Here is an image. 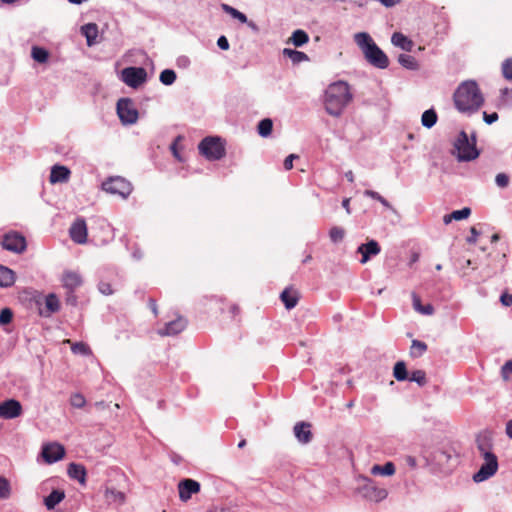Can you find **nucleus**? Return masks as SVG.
<instances>
[{
    "mask_svg": "<svg viewBox=\"0 0 512 512\" xmlns=\"http://www.w3.org/2000/svg\"><path fill=\"white\" fill-rule=\"evenodd\" d=\"M351 100L349 85L344 81L334 82L325 91V110L332 116H339Z\"/></svg>",
    "mask_w": 512,
    "mask_h": 512,
    "instance_id": "1",
    "label": "nucleus"
},
{
    "mask_svg": "<svg viewBox=\"0 0 512 512\" xmlns=\"http://www.w3.org/2000/svg\"><path fill=\"white\" fill-rule=\"evenodd\" d=\"M454 103L460 112H475L484 102L480 89L475 81H465L454 93Z\"/></svg>",
    "mask_w": 512,
    "mask_h": 512,
    "instance_id": "2",
    "label": "nucleus"
},
{
    "mask_svg": "<svg viewBox=\"0 0 512 512\" xmlns=\"http://www.w3.org/2000/svg\"><path fill=\"white\" fill-rule=\"evenodd\" d=\"M354 40L362 49L365 59L374 67L385 69L389 66L387 55L376 45L371 36L366 32L355 34Z\"/></svg>",
    "mask_w": 512,
    "mask_h": 512,
    "instance_id": "3",
    "label": "nucleus"
},
{
    "mask_svg": "<svg viewBox=\"0 0 512 512\" xmlns=\"http://www.w3.org/2000/svg\"><path fill=\"white\" fill-rule=\"evenodd\" d=\"M454 149L459 161H470L478 157L479 152L476 148V138L472 136L471 140L465 131H461L454 142Z\"/></svg>",
    "mask_w": 512,
    "mask_h": 512,
    "instance_id": "4",
    "label": "nucleus"
},
{
    "mask_svg": "<svg viewBox=\"0 0 512 512\" xmlns=\"http://www.w3.org/2000/svg\"><path fill=\"white\" fill-rule=\"evenodd\" d=\"M198 149L210 161L220 160L226 154L225 142L220 137H205L199 143Z\"/></svg>",
    "mask_w": 512,
    "mask_h": 512,
    "instance_id": "5",
    "label": "nucleus"
},
{
    "mask_svg": "<svg viewBox=\"0 0 512 512\" xmlns=\"http://www.w3.org/2000/svg\"><path fill=\"white\" fill-rule=\"evenodd\" d=\"M121 80L131 88H138L147 80V72L143 67H126L121 71Z\"/></svg>",
    "mask_w": 512,
    "mask_h": 512,
    "instance_id": "6",
    "label": "nucleus"
},
{
    "mask_svg": "<svg viewBox=\"0 0 512 512\" xmlns=\"http://www.w3.org/2000/svg\"><path fill=\"white\" fill-rule=\"evenodd\" d=\"M457 455L453 449H439L433 453V462L443 473H449L456 465Z\"/></svg>",
    "mask_w": 512,
    "mask_h": 512,
    "instance_id": "7",
    "label": "nucleus"
},
{
    "mask_svg": "<svg viewBox=\"0 0 512 512\" xmlns=\"http://www.w3.org/2000/svg\"><path fill=\"white\" fill-rule=\"evenodd\" d=\"M104 191L126 198L132 191L131 184L122 177H111L102 184Z\"/></svg>",
    "mask_w": 512,
    "mask_h": 512,
    "instance_id": "8",
    "label": "nucleus"
},
{
    "mask_svg": "<svg viewBox=\"0 0 512 512\" xmlns=\"http://www.w3.org/2000/svg\"><path fill=\"white\" fill-rule=\"evenodd\" d=\"M117 114L124 124H134L138 120V111L129 98H121L118 100Z\"/></svg>",
    "mask_w": 512,
    "mask_h": 512,
    "instance_id": "9",
    "label": "nucleus"
},
{
    "mask_svg": "<svg viewBox=\"0 0 512 512\" xmlns=\"http://www.w3.org/2000/svg\"><path fill=\"white\" fill-rule=\"evenodd\" d=\"M482 457L484 459V463L481 465L478 472L473 475V480L475 482H482L489 479L498 470V460L494 453Z\"/></svg>",
    "mask_w": 512,
    "mask_h": 512,
    "instance_id": "10",
    "label": "nucleus"
},
{
    "mask_svg": "<svg viewBox=\"0 0 512 512\" xmlns=\"http://www.w3.org/2000/svg\"><path fill=\"white\" fill-rule=\"evenodd\" d=\"M1 245L3 249L14 253H22L26 250L27 243L24 236L18 232H9L2 238Z\"/></svg>",
    "mask_w": 512,
    "mask_h": 512,
    "instance_id": "11",
    "label": "nucleus"
},
{
    "mask_svg": "<svg viewBox=\"0 0 512 512\" xmlns=\"http://www.w3.org/2000/svg\"><path fill=\"white\" fill-rule=\"evenodd\" d=\"M41 455L46 463L51 464L64 457L65 449L64 446L59 443H48L42 447Z\"/></svg>",
    "mask_w": 512,
    "mask_h": 512,
    "instance_id": "12",
    "label": "nucleus"
},
{
    "mask_svg": "<svg viewBox=\"0 0 512 512\" xmlns=\"http://www.w3.org/2000/svg\"><path fill=\"white\" fill-rule=\"evenodd\" d=\"M22 413L23 408L18 400L8 399L0 403V417L3 419H14Z\"/></svg>",
    "mask_w": 512,
    "mask_h": 512,
    "instance_id": "13",
    "label": "nucleus"
},
{
    "mask_svg": "<svg viewBox=\"0 0 512 512\" xmlns=\"http://www.w3.org/2000/svg\"><path fill=\"white\" fill-rule=\"evenodd\" d=\"M69 235L73 242L85 244L87 242L88 229L83 218H77L69 229Z\"/></svg>",
    "mask_w": 512,
    "mask_h": 512,
    "instance_id": "14",
    "label": "nucleus"
},
{
    "mask_svg": "<svg viewBox=\"0 0 512 512\" xmlns=\"http://www.w3.org/2000/svg\"><path fill=\"white\" fill-rule=\"evenodd\" d=\"M362 492L365 498L374 502H380L388 495L386 489L376 486L371 480H367V483L362 488Z\"/></svg>",
    "mask_w": 512,
    "mask_h": 512,
    "instance_id": "15",
    "label": "nucleus"
},
{
    "mask_svg": "<svg viewBox=\"0 0 512 512\" xmlns=\"http://www.w3.org/2000/svg\"><path fill=\"white\" fill-rule=\"evenodd\" d=\"M179 498L183 502L188 501L192 494L200 491V484L193 479H184L178 483Z\"/></svg>",
    "mask_w": 512,
    "mask_h": 512,
    "instance_id": "16",
    "label": "nucleus"
},
{
    "mask_svg": "<svg viewBox=\"0 0 512 512\" xmlns=\"http://www.w3.org/2000/svg\"><path fill=\"white\" fill-rule=\"evenodd\" d=\"M475 443L481 456L493 454V441L491 432L487 430L479 432L476 435Z\"/></svg>",
    "mask_w": 512,
    "mask_h": 512,
    "instance_id": "17",
    "label": "nucleus"
},
{
    "mask_svg": "<svg viewBox=\"0 0 512 512\" xmlns=\"http://www.w3.org/2000/svg\"><path fill=\"white\" fill-rule=\"evenodd\" d=\"M357 252L362 255L360 262L365 264L369 261L371 256H376L381 252V247L376 240H369L368 242L361 244Z\"/></svg>",
    "mask_w": 512,
    "mask_h": 512,
    "instance_id": "18",
    "label": "nucleus"
},
{
    "mask_svg": "<svg viewBox=\"0 0 512 512\" xmlns=\"http://www.w3.org/2000/svg\"><path fill=\"white\" fill-rule=\"evenodd\" d=\"M186 326V319H184L183 317H178L176 320H173L165 324L164 328L158 331V334L161 336H174L182 332L186 328Z\"/></svg>",
    "mask_w": 512,
    "mask_h": 512,
    "instance_id": "19",
    "label": "nucleus"
},
{
    "mask_svg": "<svg viewBox=\"0 0 512 512\" xmlns=\"http://www.w3.org/2000/svg\"><path fill=\"white\" fill-rule=\"evenodd\" d=\"M293 431L297 440L303 444H307L312 440L311 424L308 422L296 423Z\"/></svg>",
    "mask_w": 512,
    "mask_h": 512,
    "instance_id": "20",
    "label": "nucleus"
},
{
    "mask_svg": "<svg viewBox=\"0 0 512 512\" xmlns=\"http://www.w3.org/2000/svg\"><path fill=\"white\" fill-rule=\"evenodd\" d=\"M71 171L68 167L63 165H54L51 168L49 181L51 184L65 183L69 180Z\"/></svg>",
    "mask_w": 512,
    "mask_h": 512,
    "instance_id": "21",
    "label": "nucleus"
},
{
    "mask_svg": "<svg viewBox=\"0 0 512 512\" xmlns=\"http://www.w3.org/2000/svg\"><path fill=\"white\" fill-rule=\"evenodd\" d=\"M280 299L283 302L285 308L290 310L297 305L300 299V293L293 287H287L280 294Z\"/></svg>",
    "mask_w": 512,
    "mask_h": 512,
    "instance_id": "22",
    "label": "nucleus"
},
{
    "mask_svg": "<svg viewBox=\"0 0 512 512\" xmlns=\"http://www.w3.org/2000/svg\"><path fill=\"white\" fill-rule=\"evenodd\" d=\"M62 283L64 288L70 292H74L76 288L81 286L82 278L77 272L66 271L62 276Z\"/></svg>",
    "mask_w": 512,
    "mask_h": 512,
    "instance_id": "23",
    "label": "nucleus"
},
{
    "mask_svg": "<svg viewBox=\"0 0 512 512\" xmlns=\"http://www.w3.org/2000/svg\"><path fill=\"white\" fill-rule=\"evenodd\" d=\"M60 309V301L56 294L50 293L45 298V308L40 309V315L50 317L53 313L58 312Z\"/></svg>",
    "mask_w": 512,
    "mask_h": 512,
    "instance_id": "24",
    "label": "nucleus"
},
{
    "mask_svg": "<svg viewBox=\"0 0 512 512\" xmlns=\"http://www.w3.org/2000/svg\"><path fill=\"white\" fill-rule=\"evenodd\" d=\"M391 42L394 46L399 47L407 52H411L414 47V42L401 32L393 33Z\"/></svg>",
    "mask_w": 512,
    "mask_h": 512,
    "instance_id": "25",
    "label": "nucleus"
},
{
    "mask_svg": "<svg viewBox=\"0 0 512 512\" xmlns=\"http://www.w3.org/2000/svg\"><path fill=\"white\" fill-rule=\"evenodd\" d=\"M81 34L86 38L89 47L97 43L98 26L95 23H87L81 27Z\"/></svg>",
    "mask_w": 512,
    "mask_h": 512,
    "instance_id": "26",
    "label": "nucleus"
},
{
    "mask_svg": "<svg viewBox=\"0 0 512 512\" xmlns=\"http://www.w3.org/2000/svg\"><path fill=\"white\" fill-rule=\"evenodd\" d=\"M67 473L70 478L78 480L81 484H84L86 481V469L81 464L70 463L67 468Z\"/></svg>",
    "mask_w": 512,
    "mask_h": 512,
    "instance_id": "27",
    "label": "nucleus"
},
{
    "mask_svg": "<svg viewBox=\"0 0 512 512\" xmlns=\"http://www.w3.org/2000/svg\"><path fill=\"white\" fill-rule=\"evenodd\" d=\"M15 272L0 264V287H10L15 283Z\"/></svg>",
    "mask_w": 512,
    "mask_h": 512,
    "instance_id": "28",
    "label": "nucleus"
},
{
    "mask_svg": "<svg viewBox=\"0 0 512 512\" xmlns=\"http://www.w3.org/2000/svg\"><path fill=\"white\" fill-rule=\"evenodd\" d=\"M65 498L63 490L55 489L44 498V504L48 510H52Z\"/></svg>",
    "mask_w": 512,
    "mask_h": 512,
    "instance_id": "29",
    "label": "nucleus"
},
{
    "mask_svg": "<svg viewBox=\"0 0 512 512\" xmlns=\"http://www.w3.org/2000/svg\"><path fill=\"white\" fill-rule=\"evenodd\" d=\"M395 471V465L392 462H387L383 466L376 464L371 468L372 475L392 476Z\"/></svg>",
    "mask_w": 512,
    "mask_h": 512,
    "instance_id": "30",
    "label": "nucleus"
},
{
    "mask_svg": "<svg viewBox=\"0 0 512 512\" xmlns=\"http://www.w3.org/2000/svg\"><path fill=\"white\" fill-rule=\"evenodd\" d=\"M105 499L109 504H123L125 501V494L114 488H106Z\"/></svg>",
    "mask_w": 512,
    "mask_h": 512,
    "instance_id": "31",
    "label": "nucleus"
},
{
    "mask_svg": "<svg viewBox=\"0 0 512 512\" xmlns=\"http://www.w3.org/2000/svg\"><path fill=\"white\" fill-rule=\"evenodd\" d=\"M283 55L285 57H288L292 61L293 64H299L301 62H305V61L309 60L308 55L305 54L304 52L289 49V48L283 49Z\"/></svg>",
    "mask_w": 512,
    "mask_h": 512,
    "instance_id": "32",
    "label": "nucleus"
},
{
    "mask_svg": "<svg viewBox=\"0 0 512 512\" xmlns=\"http://www.w3.org/2000/svg\"><path fill=\"white\" fill-rule=\"evenodd\" d=\"M308 41V34L304 30L297 29L292 33V36L289 38L288 43H292L296 47H301L304 44L308 43Z\"/></svg>",
    "mask_w": 512,
    "mask_h": 512,
    "instance_id": "33",
    "label": "nucleus"
},
{
    "mask_svg": "<svg viewBox=\"0 0 512 512\" xmlns=\"http://www.w3.org/2000/svg\"><path fill=\"white\" fill-rule=\"evenodd\" d=\"M393 376L398 381L408 380L409 374L407 372L406 364L403 361H398L393 368Z\"/></svg>",
    "mask_w": 512,
    "mask_h": 512,
    "instance_id": "34",
    "label": "nucleus"
},
{
    "mask_svg": "<svg viewBox=\"0 0 512 512\" xmlns=\"http://www.w3.org/2000/svg\"><path fill=\"white\" fill-rule=\"evenodd\" d=\"M398 62L401 66H403L406 69H410V70L418 69L417 60L415 59V57H413L409 54H400L398 56Z\"/></svg>",
    "mask_w": 512,
    "mask_h": 512,
    "instance_id": "35",
    "label": "nucleus"
},
{
    "mask_svg": "<svg viewBox=\"0 0 512 512\" xmlns=\"http://www.w3.org/2000/svg\"><path fill=\"white\" fill-rule=\"evenodd\" d=\"M31 56L38 63H46L49 59V52L42 47L33 46Z\"/></svg>",
    "mask_w": 512,
    "mask_h": 512,
    "instance_id": "36",
    "label": "nucleus"
},
{
    "mask_svg": "<svg viewBox=\"0 0 512 512\" xmlns=\"http://www.w3.org/2000/svg\"><path fill=\"white\" fill-rule=\"evenodd\" d=\"M421 122L424 127L431 128L437 122V114L435 110L429 109L426 110L421 117Z\"/></svg>",
    "mask_w": 512,
    "mask_h": 512,
    "instance_id": "37",
    "label": "nucleus"
},
{
    "mask_svg": "<svg viewBox=\"0 0 512 512\" xmlns=\"http://www.w3.org/2000/svg\"><path fill=\"white\" fill-rule=\"evenodd\" d=\"M427 350V344L425 342L419 340H413L410 355L414 358H418L422 356Z\"/></svg>",
    "mask_w": 512,
    "mask_h": 512,
    "instance_id": "38",
    "label": "nucleus"
},
{
    "mask_svg": "<svg viewBox=\"0 0 512 512\" xmlns=\"http://www.w3.org/2000/svg\"><path fill=\"white\" fill-rule=\"evenodd\" d=\"M258 133L262 137H268L272 133L273 122L270 118L262 119L258 124Z\"/></svg>",
    "mask_w": 512,
    "mask_h": 512,
    "instance_id": "39",
    "label": "nucleus"
},
{
    "mask_svg": "<svg viewBox=\"0 0 512 512\" xmlns=\"http://www.w3.org/2000/svg\"><path fill=\"white\" fill-rule=\"evenodd\" d=\"M177 78V75L174 70L165 69L160 73V81L164 85H172Z\"/></svg>",
    "mask_w": 512,
    "mask_h": 512,
    "instance_id": "40",
    "label": "nucleus"
},
{
    "mask_svg": "<svg viewBox=\"0 0 512 512\" xmlns=\"http://www.w3.org/2000/svg\"><path fill=\"white\" fill-rule=\"evenodd\" d=\"M408 380L416 382L420 386H424L427 383L426 373L424 370L412 371Z\"/></svg>",
    "mask_w": 512,
    "mask_h": 512,
    "instance_id": "41",
    "label": "nucleus"
},
{
    "mask_svg": "<svg viewBox=\"0 0 512 512\" xmlns=\"http://www.w3.org/2000/svg\"><path fill=\"white\" fill-rule=\"evenodd\" d=\"M222 9L230 14L233 18L239 20L241 23H246L247 22V17L245 14H243L242 12L238 11L237 9L227 5V4H223L222 5Z\"/></svg>",
    "mask_w": 512,
    "mask_h": 512,
    "instance_id": "42",
    "label": "nucleus"
},
{
    "mask_svg": "<svg viewBox=\"0 0 512 512\" xmlns=\"http://www.w3.org/2000/svg\"><path fill=\"white\" fill-rule=\"evenodd\" d=\"M345 230L339 226H333L329 231V237L332 242L337 243L344 239Z\"/></svg>",
    "mask_w": 512,
    "mask_h": 512,
    "instance_id": "43",
    "label": "nucleus"
},
{
    "mask_svg": "<svg viewBox=\"0 0 512 512\" xmlns=\"http://www.w3.org/2000/svg\"><path fill=\"white\" fill-rule=\"evenodd\" d=\"M71 350L75 354L89 355L91 354V350L89 346L83 342L73 343L71 346Z\"/></svg>",
    "mask_w": 512,
    "mask_h": 512,
    "instance_id": "44",
    "label": "nucleus"
},
{
    "mask_svg": "<svg viewBox=\"0 0 512 512\" xmlns=\"http://www.w3.org/2000/svg\"><path fill=\"white\" fill-rule=\"evenodd\" d=\"M70 404L75 408H82L86 404V399L82 394L74 393L70 397Z\"/></svg>",
    "mask_w": 512,
    "mask_h": 512,
    "instance_id": "45",
    "label": "nucleus"
},
{
    "mask_svg": "<svg viewBox=\"0 0 512 512\" xmlns=\"http://www.w3.org/2000/svg\"><path fill=\"white\" fill-rule=\"evenodd\" d=\"M13 320V312L10 308H3L0 311V325H7Z\"/></svg>",
    "mask_w": 512,
    "mask_h": 512,
    "instance_id": "46",
    "label": "nucleus"
},
{
    "mask_svg": "<svg viewBox=\"0 0 512 512\" xmlns=\"http://www.w3.org/2000/svg\"><path fill=\"white\" fill-rule=\"evenodd\" d=\"M451 214H452L453 220L460 221V220L466 219L470 216L471 209L468 207H464L461 210L453 211Z\"/></svg>",
    "mask_w": 512,
    "mask_h": 512,
    "instance_id": "47",
    "label": "nucleus"
},
{
    "mask_svg": "<svg viewBox=\"0 0 512 512\" xmlns=\"http://www.w3.org/2000/svg\"><path fill=\"white\" fill-rule=\"evenodd\" d=\"M10 495V484L7 479L0 477V498L6 499Z\"/></svg>",
    "mask_w": 512,
    "mask_h": 512,
    "instance_id": "48",
    "label": "nucleus"
},
{
    "mask_svg": "<svg viewBox=\"0 0 512 512\" xmlns=\"http://www.w3.org/2000/svg\"><path fill=\"white\" fill-rule=\"evenodd\" d=\"M502 74L505 79H512V59H506L502 64Z\"/></svg>",
    "mask_w": 512,
    "mask_h": 512,
    "instance_id": "49",
    "label": "nucleus"
},
{
    "mask_svg": "<svg viewBox=\"0 0 512 512\" xmlns=\"http://www.w3.org/2000/svg\"><path fill=\"white\" fill-rule=\"evenodd\" d=\"M502 377L504 380H509L512 375V360H508L501 369Z\"/></svg>",
    "mask_w": 512,
    "mask_h": 512,
    "instance_id": "50",
    "label": "nucleus"
},
{
    "mask_svg": "<svg viewBox=\"0 0 512 512\" xmlns=\"http://www.w3.org/2000/svg\"><path fill=\"white\" fill-rule=\"evenodd\" d=\"M495 182L500 188H505L509 184V177L505 173H499L496 175Z\"/></svg>",
    "mask_w": 512,
    "mask_h": 512,
    "instance_id": "51",
    "label": "nucleus"
},
{
    "mask_svg": "<svg viewBox=\"0 0 512 512\" xmlns=\"http://www.w3.org/2000/svg\"><path fill=\"white\" fill-rule=\"evenodd\" d=\"M99 290L104 295H111L113 293L111 285L106 282H101L99 284Z\"/></svg>",
    "mask_w": 512,
    "mask_h": 512,
    "instance_id": "52",
    "label": "nucleus"
},
{
    "mask_svg": "<svg viewBox=\"0 0 512 512\" xmlns=\"http://www.w3.org/2000/svg\"><path fill=\"white\" fill-rule=\"evenodd\" d=\"M483 119L487 124H492L498 120V114L496 112H493L491 114L484 112Z\"/></svg>",
    "mask_w": 512,
    "mask_h": 512,
    "instance_id": "53",
    "label": "nucleus"
},
{
    "mask_svg": "<svg viewBox=\"0 0 512 512\" xmlns=\"http://www.w3.org/2000/svg\"><path fill=\"white\" fill-rule=\"evenodd\" d=\"M297 158L298 155L296 154H290L289 156H287L286 159L284 160V168L286 170H291L293 168V160Z\"/></svg>",
    "mask_w": 512,
    "mask_h": 512,
    "instance_id": "54",
    "label": "nucleus"
},
{
    "mask_svg": "<svg viewBox=\"0 0 512 512\" xmlns=\"http://www.w3.org/2000/svg\"><path fill=\"white\" fill-rule=\"evenodd\" d=\"M500 301L504 306H511L512 305V294L509 293H503L500 297Z\"/></svg>",
    "mask_w": 512,
    "mask_h": 512,
    "instance_id": "55",
    "label": "nucleus"
},
{
    "mask_svg": "<svg viewBox=\"0 0 512 512\" xmlns=\"http://www.w3.org/2000/svg\"><path fill=\"white\" fill-rule=\"evenodd\" d=\"M217 45L222 50H228L229 49V42L225 36H220L217 40Z\"/></svg>",
    "mask_w": 512,
    "mask_h": 512,
    "instance_id": "56",
    "label": "nucleus"
},
{
    "mask_svg": "<svg viewBox=\"0 0 512 512\" xmlns=\"http://www.w3.org/2000/svg\"><path fill=\"white\" fill-rule=\"evenodd\" d=\"M412 300H413V307L416 311L419 312V310L422 308V304H421V299L420 297L416 294V293H413L412 294Z\"/></svg>",
    "mask_w": 512,
    "mask_h": 512,
    "instance_id": "57",
    "label": "nucleus"
},
{
    "mask_svg": "<svg viewBox=\"0 0 512 512\" xmlns=\"http://www.w3.org/2000/svg\"><path fill=\"white\" fill-rule=\"evenodd\" d=\"M433 312H434V308L431 304L422 306V308L419 310V313L424 314V315H432Z\"/></svg>",
    "mask_w": 512,
    "mask_h": 512,
    "instance_id": "58",
    "label": "nucleus"
},
{
    "mask_svg": "<svg viewBox=\"0 0 512 512\" xmlns=\"http://www.w3.org/2000/svg\"><path fill=\"white\" fill-rule=\"evenodd\" d=\"M364 195L367 196V197H370V198H372L374 200H377V201H379V199L381 197V195L378 192L374 191V190H365L364 191Z\"/></svg>",
    "mask_w": 512,
    "mask_h": 512,
    "instance_id": "59",
    "label": "nucleus"
},
{
    "mask_svg": "<svg viewBox=\"0 0 512 512\" xmlns=\"http://www.w3.org/2000/svg\"><path fill=\"white\" fill-rule=\"evenodd\" d=\"M470 232H471V237L468 238V242L475 243L477 240V237L479 235V232L477 231V229L475 227H471Z\"/></svg>",
    "mask_w": 512,
    "mask_h": 512,
    "instance_id": "60",
    "label": "nucleus"
},
{
    "mask_svg": "<svg viewBox=\"0 0 512 512\" xmlns=\"http://www.w3.org/2000/svg\"><path fill=\"white\" fill-rule=\"evenodd\" d=\"M148 304H149V307L151 308L152 312L154 313V315L157 316L158 315V307H157V303H156L155 299L150 298L148 300Z\"/></svg>",
    "mask_w": 512,
    "mask_h": 512,
    "instance_id": "61",
    "label": "nucleus"
},
{
    "mask_svg": "<svg viewBox=\"0 0 512 512\" xmlns=\"http://www.w3.org/2000/svg\"><path fill=\"white\" fill-rule=\"evenodd\" d=\"M229 312L232 314V317H235V316L239 315L240 308L236 304H230L229 305Z\"/></svg>",
    "mask_w": 512,
    "mask_h": 512,
    "instance_id": "62",
    "label": "nucleus"
},
{
    "mask_svg": "<svg viewBox=\"0 0 512 512\" xmlns=\"http://www.w3.org/2000/svg\"><path fill=\"white\" fill-rule=\"evenodd\" d=\"M66 301H67V303H70L71 305L76 304V296L73 294V292L68 291Z\"/></svg>",
    "mask_w": 512,
    "mask_h": 512,
    "instance_id": "63",
    "label": "nucleus"
},
{
    "mask_svg": "<svg viewBox=\"0 0 512 512\" xmlns=\"http://www.w3.org/2000/svg\"><path fill=\"white\" fill-rule=\"evenodd\" d=\"M506 433L510 438H512V420H509L506 424Z\"/></svg>",
    "mask_w": 512,
    "mask_h": 512,
    "instance_id": "64",
    "label": "nucleus"
}]
</instances>
